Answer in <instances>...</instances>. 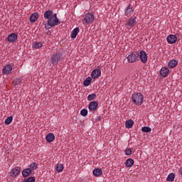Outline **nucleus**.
<instances>
[{
	"instance_id": "nucleus-1",
	"label": "nucleus",
	"mask_w": 182,
	"mask_h": 182,
	"mask_svg": "<svg viewBox=\"0 0 182 182\" xmlns=\"http://www.w3.org/2000/svg\"><path fill=\"white\" fill-rule=\"evenodd\" d=\"M132 99L134 105L141 106V105H143V101L144 100V96H143L141 93L138 92L132 95Z\"/></svg>"
},
{
	"instance_id": "nucleus-2",
	"label": "nucleus",
	"mask_w": 182,
	"mask_h": 182,
	"mask_svg": "<svg viewBox=\"0 0 182 182\" xmlns=\"http://www.w3.org/2000/svg\"><path fill=\"white\" fill-rule=\"evenodd\" d=\"M138 60H140V54L137 51H133L127 56L128 63H134Z\"/></svg>"
},
{
	"instance_id": "nucleus-3",
	"label": "nucleus",
	"mask_w": 182,
	"mask_h": 182,
	"mask_svg": "<svg viewBox=\"0 0 182 182\" xmlns=\"http://www.w3.org/2000/svg\"><path fill=\"white\" fill-rule=\"evenodd\" d=\"M60 59H62V54H60V53H55L51 57L50 59L52 65H53L54 66L55 65H58Z\"/></svg>"
},
{
	"instance_id": "nucleus-4",
	"label": "nucleus",
	"mask_w": 182,
	"mask_h": 182,
	"mask_svg": "<svg viewBox=\"0 0 182 182\" xmlns=\"http://www.w3.org/2000/svg\"><path fill=\"white\" fill-rule=\"evenodd\" d=\"M85 23H92L95 21V15L92 13H88L84 16Z\"/></svg>"
},
{
	"instance_id": "nucleus-5",
	"label": "nucleus",
	"mask_w": 182,
	"mask_h": 182,
	"mask_svg": "<svg viewBox=\"0 0 182 182\" xmlns=\"http://www.w3.org/2000/svg\"><path fill=\"white\" fill-rule=\"evenodd\" d=\"M59 24H60V22H59V19L53 18L52 17H50V19L47 21V25H48V26H50L51 28H53V26H58V25Z\"/></svg>"
},
{
	"instance_id": "nucleus-6",
	"label": "nucleus",
	"mask_w": 182,
	"mask_h": 182,
	"mask_svg": "<svg viewBox=\"0 0 182 182\" xmlns=\"http://www.w3.org/2000/svg\"><path fill=\"white\" fill-rule=\"evenodd\" d=\"M19 173H21V168H19L18 166L14 167L12 168L10 173L11 177L15 178V177L19 176Z\"/></svg>"
},
{
	"instance_id": "nucleus-7",
	"label": "nucleus",
	"mask_w": 182,
	"mask_h": 182,
	"mask_svg": "<svg viewBox=\"0 0 182 182\" xmlns=\"http://www.w3.org/2000/svg\"><path fill=\"white\" fill-rule=\"evenodd\" d=\"M166 41L170 45H173L177 42V36L176 35L171 34L167 36Z\"/></svg>"
},
{
	"instance_id": "nucleus-8",
	"label": "nucleus",
	"mask_w": 182,
	"mask_h": 182,
	"mask_svg": "<svg viewBox=\"0 0 182 182\" xmlns=\"http://www.w3.org/2000/svg\"><path fill=\"white\" fill-rule=\"evenodd\" d=\"M139 59L142 63H147V53H146V51H140Z\"/></svg>"
},
{
	"instance_id": "nucleus-9",
	"label": "nucleus",
	"mask_w": 182,
	"mask_h": 182,
	"mask_svg": "<svg viewBox=\"0 0 182 182\" xmlns=\"http://www.w3.org/2000/svg\"><path fill=\"white\" fill-rule=\"evenodd\" d=\"M102 75V70L100 69H95L92 71L91 76L92 79H98Z\"/></svg>"
},
{
	"instance_id": "nucleus-10",
	"label": "nucleus",
	"mask_w": 182,
	"mask_h": 182,
	"mask_svg": "<svg viewBox=\"0 0 182 182\" xmlns=\"http://www.w3.org/2000/svg\"><path fill=\"white\" fill-rule=\"evenodd\" d=\"M97 106H99V104L96 101L91 102L88 105V109L91 112L95 111L96 109H97Z\"/></svg>"
},
{
	"instance_id": "nucleus-11",
	"label": "nucleus",
	"mask_w": 182,
	"mask_h": 182,
	"mask_svg": "<svg viewBox=\"0 0 182 182\" xmlns=\"http://www.w3.org/2000/svg\"><path fill=\"white\" fill-rule=\"evenodd\" d=\"M137 18L136 17H132L129 19L128 22H127V25L129 26H130L131 28H133L136 26V24L137 23Z\"/></svg>"
},
{
	"instance_id": "nucleus-12",
	"label": "nucleus",
	"mask_w": 182,
	"mask_h": 182,
	"mask_svg": "<svg viewBox=\"0 0 182 182\" xmlns=\"http://www.w3.org/2000/svg\"><path fill=\"white\" fill-rule=\"evenodd\" d=\"M18 39V35L16 33H11L10 35L8 36L7 41L9 42H11V43H14Z\"/></svg>"
},
{
	"instance_id": "nucleus-13",
	"label": "nucleus",
	"mask_w": 182,
	"mask_h": 182,
	"mask_svg": "<svg viewBox=\"0 0 182 182\" xmlns=\"http://www.w3.org/2000/svg\"><path fill=\"white\" fill-rule=\"evenodd\" d=\"M133 7H132V4H129V5L125 8V16H130L132 15V12H133Z\"/></svg>"
},
{
	"instance_id": "nucleus-14",
	"label": "nucleus",
	"mask_w": 182,
	"mask_h": 182,
	"mask_svg": "<svg viewBox=\"0 0 182 182\" xmlns=\"http://www.w3.org/2000/svg\"><path fill=\"white\" fill-rule=\"evenodd\" d=\"M12 72V65H7L4 67L3 68V73L4 75H9Z\"/></svg>"
},
{
	"instance_id": "nucleus-15",
	"label": "nucleus",
	"mask_w": 182,
	"mask_h": 182,
	"mask_svg": "<svg viewBox=\"0 0 182 182\" xmlns=\"http://www.w3.org/2000/svg\"><path fill=\"white\" fill-rule=\"evenodd\" d=\"M168 72H170V70H168V68L163 67L160 70V75H161V76H163L164 77H166V76H167L168 75Z\"/></svg>"
},
{
	"instance_id": "nucleus-16",
	"label": "nucleus",
	"mask_w": 182,
	"mask_h": 182,
	"mask_svg": "<svg viewBox=\"0 0 182 182\" xmlns=\"http://www.w3.org/2000/svg\"><path fill=\"white\" fill-rule=\"evenodd\" d=\"M79 32H80V30L79 29V28H75L72 33H71V38L72 39H76V36H77V33H79Z\"/></svg>"
},
{
	"instance_id": "nucleus-17",
	"label": "nucleus",
	"mask_w": 182,
	"mask_h": 182,
	"mask_svg": "<svg viewBox=\"0 0 182 182\" xmlns=\"http://www.w3.org/2000/svg\"><path fill=\"white\" fill-rule=\"evenodd\" d=\"M46 139L48 143H52V141L55 140V134H53V133H49L46 135Z\"/></svg>"
},
{
	"instance_id": "nucleus-18",
	"label": "nucleus",
	"mask_w": 182,
	"mask_h": 182,
	"mask_svg": "<svg viewBox=\"0 0 182 182\" xmlns=\"http://www.w3.org/2000/svg\"><path fill=\"white\" fill-rule=\"evenodd\" d=\"M177 65H178V62H177V60H171L168 63V66L171 69L176 68V66H177Z\"/></svg>"
},
{
	"instance_id": "nucleus-19",
	"label": "nucleus",
	"mask_w": 182,
	"mask_h": 182,
	"mask_svg": "<svg viewBox=\"0 0 182 182\" xmlns=\"http://www.w3.org/2000/svg\"><path fill=\"white\" fill-rule=\"evenodd\" d=\"M102 173L103 172L102 171V169L99 168L94 169L92 171V174L95 176V177H99V176H102Z\"/></svg>"
},
{
	"instance_id": "nucleus-20",
	"label": "nucleus",
	"mask_w": 182,
	"mask_h": 182,
	"mask_svg": "<svg viewBox=\"0 0 182 182\" xmlns=\"http://www.w3.org/2000/svg\"><path fill=\"white\" fill-rule=\"evenodd\" d=\"M31 173H32V171L31 170V168H27L22 171L21 174L23 177H28V176H29V174H31Z\"/></svg>"
},
{
	"instance_id": "nucleus-21",
	"label": "nucleus",
	"mask_w": 182,
	"mask_h": 182,
	"mask_svg": "<svg viewBox=\"0 0 182 182\" xmlns=\"http://www.w3.org/2000/svg\"><path fill=\"white\" fill-rule=\"evenodd\" d=\"M52 15H53V11H52V10L46 11L44 13V18L46 19H50L52 18Z\"/></svg>"
},
{
	"instance_id": "nucleus-22",
	"label": "nucleus",
	"mask_w": 182,
	"mask_h": 182,
	"mask_svg": "<svg viewBox=\"0 0 182 182\" xmlns=\"http://www.w3.org/2000/svg\"><path fill=\"white\" fill-rule=\"evenodd\" d=\"M133 124H134V121H133V119L127 120L125 122V127H127V129H132Z\"/></svg>"
},
{
	"instance_id": "nucleus-23",
	"label": "nucleus",
	"mask_w": 182,
	"mask_h": 182,
	"mask_svg": "<svg viewBox=\"0 0 182 182\" xmlns=\"http://www.w3.org/2000/svg\"><path fill=\"white\" fill-rule=\"evenodd\" d=\"M38 13H33L31 14V17H30V21L31 22H32L33 23L36 22V21H38Z\"/></svg>"
},
{
	"instance_id": "nucleus-24",
	"label": "nucleus",
	"mask_w": 182,
	"mask_h": 182,
	"mask_svg": "<svg viewBox=\"0 0 182 182\" xmlns=\"http://www.w3.org/2000/svg\"><path fill=\"white\" fill-rule=\"evenodd\" d=\"M134 165V160L133 159H128L126 161L125 166L126 167H133Z\"/></svg>"
},
{
	"instance_id": "nucleus-25",
	"label": "nucleus",
	"mask_w": 182,
	"mask_h": 182,
	"mask_svg": "<svg viewBox=\"0 0 182 182\" xmlns=\"http://www.w3.org/2000/svg\"><path fill=\"white\" fill-rule=\"evenodd\" d=\"M174 178H176V175L174 173H171L168 175L166 181L172 182L174 181Z\"/></svg>"
},
{
	"instance_id": "nucleus-26",
	"label": "nucleus",
	"mask_w": 182,
	"mask_h": 182,
	"mask_svg": "<svg viewBox=\"0 0 182 182\" xmlns=\"http://www.w3.org/2000/svg\"><path fill=\"white\" fill-rule=\"evenodd\" d=\"M12 83L14 86H18V85H21L22 83V78H16L14 80Z\"/></svg>"
},
{
	"instance_id": "nucleus-27",
	"label": "nucleus",
	"mask_w": 182,
	"mask_h": 182,
	"mask_svg": "<svg viewBox=\"0 0 182 182\" xmlns=\"http://www.w3.org/2000/svg\"><path fill=\"white\" fill-rule=\"evenodd\" d=\"M63 164H58L57 166H56V171H58V173H62V171H63Z\"/></svg>"
},
{
	"instance_id": "nucleus-28",
	"label": "nucleus",
	"mask_w": 182,
	"mask_h": 182,
	"mask_svg": "<svg viewBox=\"0 0 182 182\" xmlns=\"http://www.w3.org/2000/svg\"><path fill=\"white\" fill-rule=\"evenodd\" d=\"M92 83V77H87L83 82L84 86H89Z\"/></svg>"
},
{
	"instance_id": "nucleus-29",
	"label": "nucleus",
	"mask_w": 182,
	"mask_h": 182,
	"mask_svg": "<svg viewBox=\"0 0 182 182\" xmlns=\"http://www.w3.org/2000/svg\"><path fill=\"white\" fill-rule=\"evenodd\" d=\"M12 120H14V117H12V116L8 117L5 119L4 123H5V124H6L8 126L12 123Z\"/></svg>"
},
{
	"instance_id": "nucleus-30",
	"label": "nucleus",
	"mask_w": 182,
	"mask_h": 182,
	"mask_svg": "<svg viewBox=\"0 0 182 182\" xmlns=\"http://www.w3.org/2000/svg\"><path fill=\"white\" fill-rule=\"evenodd\" d=\"M30 167V170L32 171V170H36V168H38V163L36 162H33L30 164L29 166Z\"/></svg>"
},
{
	"instance_id": "nucleus-31",
	"label": "nucleus",
	"mask_w": 182,
	"mask_h": 182,
	"mask_svg": "<svg viewBox=\"0 0 182 182\" xmlns=\"http://www.w3.org/2000/svg\"><path fill=\"white\" fill-rule=\"evenodd\" d=\"M141 132L144 133H150V132H151V128H150V127H143L141 128Z\"/></svg>"
},
{
	"instance_id": "nucleus-32",
	"label": "nucleus",
	"mask_w": 182,
	"mask_h": 182,
	"mask_svg": "<svg viewBox=\"0 0 182 182\" xmlns=\"http://www.w3.org/2000/svg\"><path fill=\"white\" fill-rule=\"evenodd\" d=\"M33 46L34 49H41V48H42L43 46V44L41 42H37V43H35Z\"/></svg>"
},
{
	"instance_id": "nucleus-33",
	"label": "nucleus",
	"mask_w": 182,
	"mask_h": 182,
	"mask_svg": "<svg viewBox=\"0 0 182 182\" xmlns=\"http://www.w3.org/2000/svg\"><path fill=\"white\" fill-rule=\"evenodd\" d=\"M96 99V94L92 93L90 94L87 96V100H89V102H92V100H95Z\"/></svg>"
},
{
	"instance_id": "nucleus-34",
	"label": "nucleus",
	"mask_w": 182,
	"mask_h": 182,
	"mask_svg": "<svg viewBox=\"0 0 182 182\" xmlns=\"http://www.w3.org/2000/svg\"><path fill=\"white\" fill-rule=\"evenodd\" d=\"M80 114H81V116H84V117L87 116V109H82L80 111Z\"/></svg>"
},
{
	"instance_id": "nucleus-35",
	"label": "nucleus",
	"mask_w": 182,
	"mask_h": 182,
	"mask_svg": "<svg viewBox=\"0 0 182 182\" xmlns=\"http://www.w3.org/2000/svg\"><path fill=\"white\" fill-rule=\"evenodd\" d=\"M126 156H130L132 154V149L130 148L125 149Z\"/></svg>"
},
{
	"instance_id": "nucleus-36",
	"label": "nucleus",
	"mask_w": 182,
	"mask_h": 182,
	"mask_svg": "<svg viewBox=\"0 0 182 182\" xmlns=\"http://www.w3.org/2000/svg\"><path fill=\"white\" fill-rule=\"evenodd\" d=\"M26 182H35V178L34 177L28 178Z\"/></svg>"
},
{
	"instance_id": "nucleus-37",
	"label": "nucleus",
	"mask_w": 182,
	"mask_h": 182,
	"mask_svg": "<svg viewBox=\"0 0 182 182\" xmlns=\"http://www.w3.org/2000/svg\"><path fill=\"white\" fill-rule=\"evenodd\" d=\"M51 18H53L54 19H59L58 18V14H52Z\"/></svg>"
},
{
	"instance_id": "nucleus-38",
	"label": "nucleus",
	"mask_w": 182,
	"mask_h": 182,
	"mask_svg": "<svg viewBox=\"0 0 182 182\" xmlns=\"http://www.w3.org/2000/svg\"><path fill=\"white\" fill-rule=\"evenodd\" d=\"M178 173H179V174H181V176H182V168H181L178 170Z\"/></svg>"
}]
</instances>
